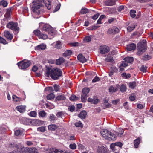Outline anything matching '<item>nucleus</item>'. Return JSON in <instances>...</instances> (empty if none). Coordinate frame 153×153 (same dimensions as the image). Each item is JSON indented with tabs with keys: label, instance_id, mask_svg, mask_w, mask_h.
Instances as JSON below:
<instances>
[{
	"label": "nucleus",
	"instance_id": "cd10ccee",
	"mask_svg": "<svg viewBox=\"0 0 153 153\" xmlns=\"http://www.w3.org/2000/svg\"><path fill=\"white\" fill-rule=\"evenodd\" d=\"M90 89L88 88H85L82 90V94L87 95V94L89 93Z\"/></svg>",
	"mask_w": 153,
	"mask_h": 153
},
{
	"label": "nucleus",
	"instance_id": "9d476101",
	"mask_svg": "<svg viewBox=\"0 0 153 153\" xmlns=\"http://www.w3.org/2000/svg\"><path fill=\"white\" fill-rule=\"evenodd\" d=\"M140 48L143 52H145L147 49L146 44L145 43H139L138 44L137 49Z\"/></svg>",
	"mask_w": 153,
	"mask_h": 153
},
{
	"label": "nucleus",
	"instance_id": "6e6552de",
	"mask_svg": "<svg viewBox=\"0 0 153 153\" xmlns=\"http://www.w3.org/2000/svg\"><path fill=\"white\" fill-rule=\"evenodd\" d=\"M99 50L100 53L102 54H104L107 53L110 50L108 46L105 45L100 46Z\"/></svg>",
	"mask_w": 153,
	"mask_h": 153
},
{
	"label": "nucleus",
	"instance_id": "c9c22d12",
	"mask_svg": "<svg viewBox=\"0 0 153 153\" xmlns=\"http://www.w3.org/2000/svg\"><path fill=\"white\" fill-rule=\"evenodd\" d=\"M129 85L131 89H133L136 85V82H130L129 83Z\"/></svg>",
	"mask_w": 153,
	"mask_h": 153
},
{
	"label": "nucleus",
	"instance_id": "a19ab883",
	"mask_svg": "<svg viewBox=\"0 0 153 153\" xmlns=\"http://www.w3.org/2000/svg\"><path fill=\"white\" fill-rule=\"evenodd\" d=\"M105 17L103 15H101L97 21V24H102L101 20Z\"/></svg>",
	"mask_w": 153,
	"mask_h": 153
},
{
	"label": "nucleus",
	"instance_id": "5701e85b",
	"mask_svg": "<svg viewBox=\"0 0 153 153\" xmlns=\"http://www.w3.org/2000/svg\"><path fill=\"white\" fill-rule=\"evenodd\" d=\"M124 131L123 129L121 128H118L116 131V134L119 137H121Z\"/></svg>",
	"mask_w": 153,
	"mask_h": 153
},
{
	"label": "nucleus",
	"instance_id": "c756f323",
	"mask_svg": "<svg viewBox=\"0 0 153 153\" xmlns=\"http://www.w3.org/2000/svg\"><path fill=\"white\" fill-rule=\"evenodd\" d=\"M57 128V126L56 125L54 124L50 125L48 126V129L51 131H54Z\"/></svg>",
	"mask_w": 153,
	"mask_h": 153
},
{
	"label": "nucleus",
	"instance_id": "09e8293b",
	"mask_svg": "<svg viewBox=\"0 0 153 153\" xmlns=\"http://www.w3.org/2000/svg\"><path fill=\"white\" fill-rule=\"evenodd\" d=\"M0 43L4 44H6L7 43L5 39L1 36H0Z\"/></svg>",
	"mask_w": 153,
	"mask_h": 153
},
{
	"label": "nucleus",
	"instance_id": "de8ad7c7",
	"mask_svg": "<svg viewBox=\"0 0 153 153\" xmlns=\"http://www.w3.org/2000/svg\"><path fill=\"white\" fill-rule=\"evenodd\" d=\"M136 11L134 10H130V13L131 17L134 18L135 17L136 15L135 13H136Z\"/></svg>",
	"mask_w": 153,
	"mask_h": 153
},
{
	"label": "nucleus",
	"instance_id": "dca6fc26",
	"mask_svg": "<svg viewBox=\"0 0 153 153\" xmlns=\"http://www.w3.org/2000/svg\"><path fill=\"white\" fill-rule=\"evenodd\" d=\"M88 101L91 103L96 104L99 102V100L97 97H94L92 98H88Z\"/></svg>",
	"mask_w": 153,
	"mask_h": 153
},
{
	"label": "nucleus",
	"instance_id": "f3484780",
	"mask_svg": "<svg viewBox=\"0 0 153 153\" xmlns=\"http://www.w3.org/2000/svg\"><path fill=\"white\" fill-rule=\"evenodd\" d=\"M136 45L134 43H131L128 45L126 49L127 51H131L136 49Z\"/></svg>",
	"mask_w": 153,
	"mask_h": 153
},
{
	"label": "nucleus",
	"instance_id": "6e6d98bb",
	"mask_svg": "<svg viewBox=\"0 0 153 153\" xmlns=\"http://www.w3.org/2000/svg\"><path fill=\"white\" fill-rule=\"evenodd\" d=\"M136 96L134 94H132L129 97V99L131 101H134L135 100Z\"/></svg>",
	"mask_w": 153,
	"mask_h": 153
},
{
	"label": "nucleus",
	"instance_id": "e433bc0d",
	"mask_svg": "<svg viewBox=\"0 0 153 153\" xmlns=\"http://www.w3.org/2000/svg\"><path fill=\"white\" fill-rule=\"evenodd\" d=\"M55 97L53 93H51L48 95L47 96V98L48 100H51Z\"/></svg>",
	"mask_w": 153,
	"mask_h": 153
},
{
	"label": "nucleus",
	"instance_id": "1a4fd4ad",
	"mask_svg": "<svg viewBox=\"0 0 153 153\" xmlns=\"http://www.w3.org/2000/svg\"><path fill=\"white\" fill-rule=\"evenodd\" d=\"M119 31V29L117 27H113L108 29L107 31V33L109 34L114 35L118 33Z\"/></svg>",
	"mask_w": 153,
	"mask_h": 153
},
{
	"label": "nucleus",
	"instance_id": "3c124183",
	"mask_svg": "<svg viewBox=\"0 0 153 153\" xmlns=\"http://www.w3.org/2000/svg\"><path fill=\"white\" fill-rule=\"evenodd\" d=\"M75 125L76 127H83V125L80 121L76 123L75 124Z\"/></svg>",
	"mask_w": 153,
	"mask_h": 153
},
{
	"label": "nucleus",
	"instance_id": "58836bf2",
	"mask_svg": "<svg viewBox=\"0 0 153 153\" xmlns=\"http://www.w3.org/2000/svg\"><path fill=\"white\" fill-rule=\"evenodd\" d=\"M87 95L82 94L81 95V100L82 102H86L87 100Z\"/></svg>",
	"mask_w": 153,
	"mask_h": 153
},
{
	"label": "nucleus",
	"instance_id": "e2e57ef3",
	"mask_svg": "<svg viewBox=\"0 0 153 153\" xmlns=\"http://www.w3.org/2000/svg\"><path fill=\"white\" fill-rule=\"evenodd\" d=\"M54 90L56 92H57L59 91V85L55 84L54 86Z\"/></svg>",
	"mask_w": 153,
	"mask_h": 153
},
{
	"label": "nucleus",
	"instance_id": "b1692460",
	"mask_svg": "<svg viewBox=\"0 0 153 153\" xmlns=\"http://www.w3.org/2000/svg\"><path fill=\"white\" fill-rule=\"evenodd\" d=\"M140 139L139 137H138L134 140V143L135 148H137L138 147V146L140 143Z\"/></svg>",
	"mask_w": 153,
	"mask_h": 153
},
{
	"label": "nucleus",
	"instance_id": "72a5a7b5",
	"mask_svg": "<svg viewBox=\"0 0 153 153\" xmlns=\"http://www.w3.org/2000/svg\"><path fill=\"white\" fill-rule=\"evenodd\" d=\"M62 45V43L60 41H58L56 42V44L55 46V48L57 49L60 48Z\"/></svg>",
	"mask_w": 153,
	"mask_h": 153
},
{
	"label": "nucleus",
	"instance_id": "4d7b16f0",
	"mask_svg": "<svg viewBox=\"0 0 153 153\" xmlns=\"http://www.w3.org/2000/svg\"><path fill=\"white\" fill-rule=\"evenodd\" d=\"M49 119L51 121H54L56 120V117L53 114H51L49 117Z\"/></svg>",
	"mask_w": 153,
	"mask_h": 153
},
{
	"label": "nucleus",
	"instance_id": "473e14b6",
	"mask_svg": "<svg viewBox=\"0 0 153 153\" xmlns=\"http://www.w3.org/2000/svg\"><path fill=\"white\" fill-rule=\"evenodd\" d=\"M105 61L107 62H113L114 61V60L112 57L111 56H107V57L105 59Z\"/></svg>",
	"mask_w": 153,
	"mask_h": 153
},
{
	"label": "nucleus",
	"instance_id": "a211bd4d",
	"mask_svg": "<svg viewBox=\"0 0 153 153\" xmlns=\"http://www.w3.org/2000/svg\"><path fill=\"white\" fill-rule=\"evenodd\" d=\"M26 107L25 106H19L16 108V109L20 113H23L25 111Z\"/></svg>",
	"mask_w": 153,
	"mask_h": 153
},
{
	"label": "nucleus",
	"instance_id": "7c9ffc66",
	"mask_svg": "<svg viewBox=\"0 0 153 153\" xmlns=\"http://www.w3.org/2000/svg\"><path fill=\"white\" fill-rule=\"evenodd\" d=\"M79 98L76 97V95H72L70 97V99L71 101H75L79 100Z\"/></svg>",
	"mask_w": 153,
	"mask_h": 153
},
{
	"label": "nucleus",
	"instance_id": "0eeeda50",
	"mask_svg": "<svg viewBox=\"0 0 153 153\" xmlns=\"http://www.w3.org/2000/svg\"><path fill=\"white\" fill-rule=\"evenodd\" d=\"M30 61L23 62L20 61L17 63V65L19 69L22 70H25L29 66L30 64Z\"/></svg>",
	"mask_w": 153,
	"mask_h": 153
},
{
	"label": "nucleus",
	"instance_id": "864d4df0",
	"mask_svg": "<svg viewBox=\"0 0 153 153\" xmlns=\"http://www.w3.org/2000/svg\"><path fill=\"white\" fill-rule=\"evenodd\" d=\"M37 114V113L35 111H31L29 113L30 116L33 117H36Z\"/></svg>",
	"mask_w": 153,
	"mask_h": 153
},
{
	"label": "nucleus",
	"instance_id": "49530a36",
	"mask_svg": "<svg viewBox=\"0 0 153 153\" xmlns=\"http://www.w3.org/2000/svg\"><path fill=\"white\" fill-rule=\"evenodd\" d=\"M84 40L85 42H88L91 41V38L89 36H87L85 37Z\"/></svg>",
	"mask_w": 153,
	"mask_h": 153
},
{
	"label": "nucleus",
	"instance_id": "f03ea898",
	"mask_svg": "<svg viewBox=\"0 0 153 153\" xmlns=\"http://www.w3.org/2000/svg\"><path fill=\"white\" fill-rule=\"evenodd\" d=\"M33 3L34 4L32 7L33 15L35 17L37 18L38 17L36 16L39 15L44 11L43 7L37 2H33Z\"/></svg>",
	"mask_w": 153,
	"mask_h": 153
},
{
	"label": "nucleus",
	"instance_id": "338daca9",
	"mask_svg": "<svg viewBox=\"0 0 153 153\" xmlns=\"http://www.w3.org/2000/svg\"><path fill=\"white\" fill-rule=\"evenodd\" d=\"M121 65L123 67H125L128 65V63L125 61H123L122 63L121 64Z\"/></svg>",
	"mask_w": 153,
	"mask_h": 153
},
{
	"label": "nucleus",
	"instance_id": "13d9d810",
	"mask_svg": "<svg viewBox=\"0 0 153 153\" xmlns=\"http://www.w3.org/2000/svg\"><path fill=\"white\" fill-rule=\"evenodd\" d=\"M13 101L15 102H18L19 101V98L14 95L13 96Z\"/></svg>",
	"mask_w": 153,
	"mask_h": 153
},
{
	"label": "nucleus",
	"instance_id": "4c0bfd02",
	"mask_svg": "<svg viewBox=\"0 0 153 153\" xmlns=\"http://www.w3.org/2000/svg\"><path fill=\"white\" fill-rule=\"evenodd\" d=\"M8 4V3L5 1L2 0L0 2V5L4 7H6Z\"/></svg>",
	"mask_w": 153,
	"mask_h": 153
},
{
	"label": "nucleus",
	"instance_id": "69168bd1",
	"mask_svg": "<svg viewBox=\"0 0 153 153\" xmlns=\"http://www.w3.org/2000/svg\"><path fill=\"white\" fill-rule=\"evenodd\" d=\"M78 148L79 150H84L85 149V146L81 144L78 145Z\"/></svg>",
	"mask_w": 153,
	"mask_h": 153
},
{
	"label": "nucleus",
	"instance_id": "603ef678",
	"mask_svg": "<svg viewBox=\"0 0 153 153\" xmlns=\"http://www.w3.org/2000/svg\"><path fill=\"white\" fill-rule=\"evenodd\" d=\"M48 34L51 36H53L55 34L54 30L51 27L50 31H48Z\"/></svg>",
	"mask_w": 153,
	"mask_h": 153
},
{
	"label": "nucleus",
	"instance_id": "bb28decb",
	"mask_svg": "<svg viewBox=\"0 0 153 153\" xmlns=\"http://www.w3.org/2000/svg\"><path fill=\"white\" fill-rule=\"evenodd\" d=\"M72 53V51L70 50L66 51L63 53V56L64 57H67L71 55Z\"/></svg>",
	"mask_w": 153,
	"mask_h": 153
},
{
	"label": "nucleus",
	"instance_id": "a878e982",
	"mask_svg": "<svg viewBox=\"0 0 153 153\" xmlns=\"http://www.w3.org/2000/svg\"><path fill=\"white\" fill-rule=\"evenodd\" d=\"M64 59L63 58H59L56 60V64L57 65H60L62 63L64 62Z\"/></svg>",
	"mask_w": 153,
	"mask_h": 153
},
{
	"label": "nucleus",
	"instance_id": "2f4dec72",
	"mask_svg": "<svg viewBox=\"0 0 153 153\" xmlns=\"http://www.w3.org/2000/svg\"><path fill=\"white\" fill-rule=\"evenodd\" d=\"M124 60L128 63H131L133 61V58L132 57H127L125 58Z\"/></svg>",
	"mask_w": 153,
	"mask_h": 153
},
{
	"label": "nucleus",
	"instance_id": "4be33fe9",
	"mask_svg": "<svg viewBox=\"0 0 153 153\" xmlns=\"http://www.w3.org/2000/svg\"><path fill=\"white\" fill-rule=\"evenodd\" d=\"M51 27L48 24H45L43 27L42 30L43 31H45L46 32L50 31L51 29Z\"/></svg>",
	"mask_w": 153,
	"mask_h": 153
},
{
	"label": "nucleus",
	"instance_id": "79ce46f5",
	"mask_svg": "<svg viewBox=\"0 0 153 153\" xmlns=\"http://www.w3.org/2000/svg\"><path fill=\"white\" fill-rule=\"evenodd\" d=\"M126 86L124 84H122L120 87V91L122 92H124L126 91Z\"/></svg>",
	"mask_w": 153,
	"mask_h": 153
},
{
	"label": "nucleus",
	"instance_id": "9b49d317",
	"mask_svg": "<svg viewBox=\"0 0 153 153\" xmlns=\"http://www.w3.org/2000/svg\"><path fill=\"white\" fill-rule=\"evenodd\" d=\"M4 36L8 40L11 41L13 38L12 34L7 30H5L4 33Z\"/></svg>",
	"mask_w": 153,
	"mask_h": 153
},
{
	"label": "nucleus",
	"instance_id": "8fccbe9b",
	"mask_svg": "<svg viewBox=\"0 0 153 153\" xmlns=\"http://www.w3.org/2000/svg\"><path fill=\"white\" fill-rule=\"evenodd\" d=\"M34 34L36 36H37L38 37H39L41 34L40 31L38 30H35L33 32Z\"/></svg>",
	"mask_w": 153,
	"mask_h": 153
},
{
	"label": "nucleus",
	"instance_id": "393cba45",
	"mask_svg": "<svg viewBox=\"0 0 153 153\" xmlns=\"http://www.w3.org/2000/svg\"><path fill=\"white\" fill-rule=\"evenodd\" d=\"M46 48V45L44 44H41L38 45L36 47V48L37 50L41 49L44 50Z\"/></svg>",
	"mask_w": 153,
	"mask_h": 153
},
{
	"label": "nucleus",
	"instance_id": "5fc2aeb1",
	"mask_svg": "<svg viewBox=\"0 0 153 153\" xmlns=\"http://www.w3.org/2000/svg\"><path fill=\"white\" fill-rule=\"evenodd\" d=\"M69 147L71 149H75L76 148V145L75 143L71 144L69 145Z\"/></svg>",
	"mask_w": 153,
	"mask_h": 153
},
{
	"label": "nucleus",
	"instance_id": "680f3d73",
	"mask_svg": "<svg viewBox=\"0 0 153 153\" xmlns=\"http://www.w3.org/2000/svg\"><path fill=\"white\" fill-rule=\"evenodd\" d=\"M37 130L39 131L44 132L45 131V128L44 127H41L37 128Z\"/></svg>",
	"mask_w": 153,
	"mask_h": 153
},
{
	"label": "nucleus",
	"instance_id": "f704fd0d",
	"mask_svg": "<svg viewBox=\"0 0 153 153\" xmlns=\"http://www.w3.org/2000/svg\"><path fill=\"white\" fill-rule=\"evenodd\" d=\"M88 12V10L85 7H83L81 9L80 13L81 14H86Z\"/></svg>",
	"mask_w": 153,
	"mask_h": 153
},
{
	"label": "nucleus",
	"instance_id": "6ab92c4d",
	"mask_svg": "<svg viewBox=\"0 0 153 153\" xmlns=\"http://www.w3.org/2000/svg\"><path fill=\"white\" fill-rule=\"evenodd\" d=\"M116 0H108L105 1V3L107 6H112L115 4Z\"/></svg>",
	"mask_w": 153,
	"mask_h": 153
},
{
	"label": "nucleus",
	"instance_id": "20e7f679",
	"mask_svg": "<svg viewBox=\"0 0 153 153\" xmlns=\"http://www.w3.org/2000/svg\"><path fill=\"white\" fill-rule=\"evenodd\" d=\"M17 150H14L12 153H38L37 149L35 148H30L29 150L25 149V148L18 147V146H16Z\"/></svg>",
	"mask_w": 153,
	"mask_h": 153
},
{
	"label": "nucleus",
	"instance_id": "f8f14e48",
	"mask_svg": "<svg viewBox=\"0 0 153 153\" xmlns=\"http://www.w3.org/2000/svg\"><path fill=\"white\" fill-rule=\"evenodd\" d=\"M49 153H68L62 150L55 148H51L49 151Z\"/></svg>",
	"mask_w": 153,
	"mask_h": 153
},
{
	"label": "nucleus",
	"instance_id": "ea45409f",
	"mask_svg": "<svg viewBox=\"0 0 153 153\" xmlns=\"http://www.w3.org/2000/svg\"><path fill=\"white\" fill-rule=\"evenodd\" d=\"M109 92H116L117 90V88H114L112 86H111L109 87Z\"/></svg>",
	"mask_w": 153,
	"mask_h": 153
},
{
	"label": "nucleus",
	"instance_id": "f257e3e1",
	"mask_svg": "<svg viewBox=\"0 0 153 153\" xmlns=\"http://www.w3.org/2000/svg\"><path fill=\"white\" fill-rule=\"evenodd\" d=\"M62 74L61 70L58 68H49L46 72L45 76L47 77H51L52 79L55 80L58 79Z\"/></svg>",
	"mask_w": 153,
	"mask_h": 153
},
{
	"label": "nucleus",
	"instance_id": "a18cd8bd",
	"mask_svg": "<svg viewBox=\"0 0 153 153\" xmlns=\"http://www.w3.org/2000/svg\"><path fill=\"white\" fill-rule=\"evenodd\" d=\"M40 36L39 37V38L42 39H45L48 38L47 35L45 34L41 33Z\"/></svg>",
	"mask_w": 153,
	"mask_h": 153
},
{
	"label": "nucleus",
	"instance_id": "0e129e2a",
	"mask_svg": "<svg viewBox=\"0 0 153 153\" xmlns=\"http://www.w3.org/2000/svg\"><path fill=\"white\" fill-rule=\"evenodd\" d=\"M100 80V79H99V77L96 76H95V78L93 79L92 82L93 83H94L97 82L99 81Z\"/></svg>",
	"mask_w": 153,
	"mask_h": 153
},
{
	"label": "nucleus",
	"instance_id": "39448f33",
	"mask_svg": "<svg viewBox=\"0 0 153 153\" xmlns=\"http://www.w3.org/2000/svg\"><path fill=\"white\" fill-rule=\"evenodd\" d=\"M123 145V144L120 142H117L110 145V147L114 153H120V148Z\"/></svg>",
	"mask_w": 153,
	"mask_h": 153
},
{
	"label": "nucleus",
	"instance_id": "bf43d9fd",
	"mask_svg": "<svg viewBox=\"0 0 153 153\" xmlns=\"http://www.w3.org/2000/svg\"><path fill=\"white\" fill-rule=\"evenodd\" d=\"M147 68L146 67L142 65L140 68V70L143 72H146V71Z\"/></svg>",
	"mask_w": 153,
	"mask_h": 153
},
{
	"label": "nucleus",
	"instance_id": "2eb2a0df",
	"mask_svg": "<svg viewBox=\"0 0 153 153\" xmlns=\"http://www.w3.org/2000/svg\"><path fill=\"white\" fill-rule=\"evenodd\" d=\"M78 60L81 62L85 63L87 61L86 59L83 56L82 54H79L77 56Z\"/></svg>",
	"mask_w": 153,
	"mask_h": 153
},
{
	"label": "nucleus",
	"instance_id": "052dcab7",
	"mask_svg": "<svg viewBox=\"0 0 153 153\" xmlns=\"http://www.w3.org/2000/svg\"><path fill=\"white\" fill-rule=\"evenodd\" d=\"M46 113L44 111H42L39 112V115L40 116L43 117L46 115Z\"/></svg>",
	"mask_w": 153,
	"mask_h": 153
},
{
	"label": "nucleus",
	"instance_id": "774afa93",
	"mask_svg": "<svg viewBox=\"0 0 153 153\" xmlns=\"http://www.w3.org/2000/svg\"><path fill=\"white\" fill-rule=\"evenodd\" d=\"M64 113L62 112H58L56 114V116L59 117H61L63 115Z\"/></svg>",
	"mask_w": 153,
	"mask_h": 153
},
{
	"label": "nucleus",
	"instance_id": "412c9836",
	"mask_svg": "<svg viewBox=\"0 0 153 153\" xmlns=\"http://www.w3.org/2000/svg\"><path fill=\"white\" fill-rule=\"evenodd\" d=\"M137 25L136 24L133 23L128 26L127 28L128 31L129 32L132 31L136 27Z\"/></svg>",
	"mask_w": 153,
	"mask_h": 153
},
{
	"label": "nucleus",
	"instance_id": "423d86ee",
	"mask_svg": "<svg viewBox=\"0 0 153 153\" xmlns=\"http://www.w3.org/2000/svg\"><path fill=\"white\" fill-rule=\"evenodd\" d=\"M18 25L17 23L10 22L7 24V27L8 28L11 29L17 33L19 29Z\"/></svg>",
	"mask_w": 153,
	"mask_h": 153
},
{
	"label": "nucleus",
	"instance_id": "c03bdc74",
	"mask_svg": "<svg viewBox=\"0 0 153 153\" xmlns=\"http://www.w3.org/2000/svg\"><path fill=\"white\" fill-rule=\"evenodd\" d=\"M22 134V131L19 129H17L15 131V134L16 136L21 135Z\"/></svg>",
	"mask_w": 153,
	"mask_h": 153
},
{
	"label": "nucleus",
	"instance_id": "ddd939ff",
	"mask_svg": "<svg viewBox=\"0 0 153 153\" xmlns=\"http://www.w3.org/2000/svg\"><path fill=\"white\" fill-rule=\"evenodd\" d=\"M97 152L98 153H108L107 149L104 146H100L98 147Z\"/></svg>",
	"mask_w": 153,
	"mask_h": 153
},
{
	"label": "nucleus",
	"instance_id": "c85d7f7f",
	"mask_svg": "<svg viewBox=\"0 0 153 153\" xmlns=\"http://www.w3.org/2000/svg\"><path fill=\"white\" fill-rule=\"evenodd\" d=\"M65 99V97L63 95H59L56 98L57 100H63Z\"/></svg>",
	"mask_w": 153,
	"mask_h": 153
},
{
	"label": "nucleus",
	"instance_id": "37998d69",
	"mask_svg": "<svg viewBox=\"0 0 153 153\" xmlns=\"http://www.w3.org/2000/svg\"><path fill=\"white\" fill-rule=\"evenodd\" d=\"M151 58V56L149 55H144L143 57V59L145 60H147L150 59Z\"/></svg>",
	"mask_w": 153,
	"mask_h": 153
},
{
	"label": "nucleus",
	"instance_id": "7ed1b4c3",
	"mask_svg": "<svg viewBox=\"0 0 153 153\" xmlns=\"http://www.w3.org/2000/svg\"><path fill=\"white\" fill-rule=\"evenodd\" d=\"M100 132L102 137L105 139L114 140L116 139L115 135L106 129H102Z\"/></svg>",
	"mask_w": 153,
	"mask_h": 153
},
{
	"label": "nucleus",
	"instance_id": "aec40b11",
	"mask_svg": "<svg viewBox=\"0 0 153 153\" xmlns=\"http://www.w3.org/2000/svg\"><path fill=\"white\" fill-rule=\"evenodd\" d=\"M86 115V112L85 111H81L80 113L78 115V117L82 119H83L85 118Z\"/></svg>",
	"mask_w": 153,
	"mask_h": 153
},
{
	"label": "nucleus",
	"instance_id": "4468645a",
	"mask_svg": "<svg viewBox=\"0 0 153 153\" xmlns=\"http://www.w3.org/2000/svg\"><path fill=\"white\" fill-rule=\"evenodd\" d=\"M20 121L21 123L25 125H29L32 123L31 119L26 118H23Z\"/></svg>",
	"mask_w": 153,
	"mask_h": 153
}]
</instances>
